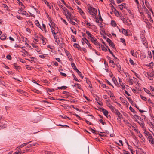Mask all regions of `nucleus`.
Here are the masks:
<instances>
[{
    "label": "nucleus",
    "instance_id": "9b49d317",
    "mask_svg": "<svg viewBox=\"0 0 154 154\" xmlns=\"http://www.w3.org/2000/svg\"><path fill=\"white\" fill-rule=\"evenodd\" d=\"M119 8L121 10H122L123 8H126V4L125 3H123L119 5Z\"/></svg>",
    "mask_w": 154,
    "mask_h": 154
},
{
    "label": "nucleus",
    "instance_id": "f704fd0d",
    "mask_svg": "<svg viewBox=\"0 0 154 154\" xmlns=\"http://www.w3.org/2000/svg\"><path fill=\"white\" fill-rule=\"evenodd\" d=\"M148 57H149V58H152V55L151 52L150 51H148Z\"/></svg>",
    "mask_w": 154,
    "mask_h": 154
},
{
    "label": "nucleus",
    "instance_id": "e2e57ef3",
    "mask_svg": "<svg viewBox=\"0 0 154 154\" xmlns=\"http://www.w3.org/2000/svg\"><path fill=\"white\" fill-rule=\"evenodd\" d=\"M45 152L46 154H52L53 153L50 151H45Z\"/></svg>",
    "mask_w": 154,
    "mask_h": 154
},
{
    "label": "nucleus",
    "instance_id": "0e129e2a",
    "mask_svg": "<svg viewBox=\"0 0 154 154\" xmlns=\"http://www.w3.org/2000/svg\"><path fill=\"white\" fill-rule=\"evenodd\" d=\"M97 103L98 104H99L100 105L102 106L103 103L102 102H101L100 100L97 101Z\"/></svg>",
    "mask_w": 154,
    "mask_h": 154
},
{
    "label": "nucleus",
    "instance_id": "338daca9",
    "mask_svg": "<svg viewBox=\"0 0 154 154\" xmlns=\"http://www.w3.org/2000/svg\"><path fill=\"white\" fill-rule=\"evenodd\" d=\"M128 82L129 83H130L131 85H132L133 84V82H132V79H129L128 80Z\"/></svg>",
    "mask_w": 154,
    "mask_h": 154
},
{
    "label": "nucleus",
    "instance_id": "7c9ffc66",
    "mask_svg": "<svg viewBox=\"0 0 154 154\" xmlns=\"http://www.w3.org/2000/svg\"><path fill=\"white\" fill-rule=\"evenodd\" d=\"M86 32L87 35L89 36L90 38L93 36V35L91 34L88 31H86Z\"/></svg>",
    "mask_w": 154,
    "mask_h": 154
},
{
    "label": "nucleus",
    "instance_id": "e433bc0d",
    "mask_svg": "<svg viewBox=\"0 0 154 154\" xmlns=\"http://www.w3.org/2000/svg\"><path fill=\"white\" fill-rule=\"evenodd\" d=\"M145 4L146 6L147 7V8L149 9V3L148 2L146 1V0H145Z\"/></svg>",
    "mask_w": 154,
    "mask_h": 154
},
{
    "label": "nucleus",
    "instance_id": "ea45409f",
    "mask_svg": "<svg viewBox=\"0 0 154 154\" xmlns=\"http://www.w3.org/2000/svg\"><path fill=\"white\" fill-rule=\"evenodd\" d=\"M125 123L130 128H131V126H132V125H131L130 124L128 121H126L125 122Z\"/></svg>",
    "mask_w": 154,
    "mask_h": 154
},
{
    "label": "nucleus",
    "instance_id": "13d9d810",
    "mask_svg": "<svg viewBox=\"0 0 154 154\" xmlns=\"http://www.w3.org/2000/svg\"><path fill=\"white\" fill-rule=\"evenodd\" d=\"M31 45H32V46L33 47H34L35 48H38V46L37 45H35L34 43H32L31 44Z\"/></svg>",
    "mask_w": 154,
    "mask_h": 154
},
{
    "label": "nucleus",
    "instance_id": "6ab92c4d",
    "mask_svg": "<svg viewBox=\"0 0 154 154\" xmlns=\"http://www.w3.org/2000/svg\"><path fill=\"white\" fill-rule=\"evenodd\" d=\"M51 32L54 37V39H56V38L57 37V36H56V34L58 32V31H57L56 33L55 31H54V30H53V29H52Z\"/></svg>",
    "mask_w": 154,
    "mask_h": 154
},
{
    "label": "nucleus",
    "instance_id": "c85d7f7f",
    "mask_svg": "<svg viewBox=\"0 0 154 154\" xmlns=\"http://www.w3.org/2000/svg\"><path fill=\"white\" fill-rule=\"evenodd\" d=\"M111 24L112 26L113 27H116L117 25L116 22L113 20H112L111 21Z\"/></svg>",
    "mask_w": 154,
    "mask_h": 154
},
{
    "label": "nucleus",
    "instance_id": "5fc2aeb1",
    "mask_svg": "<svg viewBox=\"0 0 154 154\" xmlns=\"http://www.w3.org/2000/svg\"><path fill=\"white\" fill-rule=\"evenodd\" d=\"M131 54L134 57H135V55H136V54H135L134 52V50H132L131 51Z\"/></svg>",
    "mask_w": 154,
    "mask_h": 154
},
{
    "label": "nucleus",
    "instance_id": "4d7b16f0",
    "mask_svg": "<svg viewBox=\"0 0 154 154\" xmlns=\"http://www.w3.org/2000/svg\"><path fill=\"white\" fill-rule=\"evenodd\" d=\"M60 74L62 76H63L66 77L67 76V75L66 74L63 72H60Z\"/></svg>",
    "mask_w": 154,
    "mask_h": 154
},
{
    "label": "nucleus",
    "instance_id": "a18cd8bd",
    "mask_svg": "<svg viewBox=\"0 0 154 154\" xmlns=\"http://www.w3.org/2000/svg\"><path fill=\"white\" fill-rule=\"evenodd\" d=\"M26 68L27 69H29H29H30V70L32 69H33V67H31L30 66H29V65H27L26 66Z\"/></svg>",
    "mask_w": 154,
    "mask_h": 154
},
{
    "label": "nucleus",
    "instance_id": "9d476101",
    "mask_svg": "<svg viewBox=\"0 0 154 154\" xmlns=\"http://www.w3.org/2000/svg\"><path fill=\"white\" fill-rule=\"evenodd\" d=\"M119 82L120 84L122 87V88L125 89V87L124 85V83H122V80L119 77Z\"/></svg>",
    "mask_w": 154,
    "mask_h": 154
},
{
    "label": "nucleus",
    "instance_id": "a19ab883",
    "mask_svg": "<svg viewBox=\"0 0 154 154\" xmlns=\"http://www.w3.org/2000/svg\"><path fill=\"white\" fill-rule=\"evenodd\" d=\"M6 125L5 124H4L3 125H0V130L1 129H2L4 128H6Z\"/></svg>",
    "mask_w": 154,
    "mask_h": 154
},
{
    "label": "nucleus",
    "instance_id": "4468645a",
    "mask_svg": "<svg viewBox=\"0 0 154 154\" xmlns=\"http://www.w3.org/2000/svg\"><path fill=\"white\" fill-rule=\"evenodd\" d=\"M143 44L146 47H148V43L147 42L146 40L145 39H144L142 41Z\"/></svg>",
    "mask_w": 154,
    "mask_h": 154
},
{
    "label": "nucleus",
    "instance_id": "bf43d9fd",
    "mask_svg": "<svg viewBox=\"0 0 154 154\" xmlns=\"http://www.w3.org/2000/svg\"><path fill=\"white\" fill-rule=\"evenodd\" d=\"M6 58L8 60H11V57L10 55H8L6 56Z\"/></svg>",
    "mask_w": 154,
    "mask_h": 154
},
{
    "label": "nucleus",
    "instance_id": "37998d69",
    "mask_svg": "<svg viewBox=\"0 0 154 154\" xmlns=\"http://www.w3.org/2000/svg\"><path fill=\"white\" fill-rule=\"evenodd\" d=\"M73 46L75 47L78 48V50L79 49V47L80 48V47L79 46V45L77 43H74V44Z\"/></svg>",
    "mask_w": 154,
    "mask_h": 154
},
{
    "label": "nucleus",
    "instance_id": "b1692460",
    "mask_svg": "<svg viewBox=\"0 0 154 154\" xmlns=\"http://www.w3.org/2000/svg\"><path fill=\"white\" fill-rule=\"evenodd\" d=\"M62 9L65 12H66L67 14L69 15V13L68 10L64 7L62 6Z\"/></svg>",
    "mask_w": 154,
    "mask_h": 154
},
{
    "label": "nucleus",
    "instance_id": "f03ea898",
    "mask_svg": "<svg viewBox=\"0 0 154 154\" xmlns=\"http://www.w3.org/2000/svg\"><path fill=\"white\" fill-rule=\"evenodd\" d=\"M100 109V110L103 112V114L105 115L107 118H111V116L110 115H108V111L104 109L103 108H99Z\"/></svg>",
    "mask_w": 154,
    "mask_h": 154
},
{
    "label": "nucleus",
    "instance_id": "412c9836",
    "mask_svg": "<svg viewBox=\"0 0 154 154\" xmlns=\"http://www.w3.org/2000/svg\"><path fill=\"white\" fill-rule=\"evenodd\" d=\"M63 94H66L68 97H71V96L70 95V93L67 91H63Z\"/></svg>",
    "mask_w": 154,
    "mask_h": 154
},
{
    "label": "nucleus",
    "instance_id": "f8f14e48",
    "mask_svg": "<svg viewBox=\"0 0 154 154\" xmlns=\"http://www.w3.org/2000/svg\"><path fill=\"white\" fill-rule=\"evenodd\" d=\"M31 141H29V142H27L26 143H24L21 145L20 146L18 147H17V149H19L20 148H22L23 147H24V146H26V145H27L29 143H30L31 142Z\"/></svg>",
    "mask_w": 154,
    "mask_h": 154
},
{
    "label": "nucleus",
    "instance_id": "69168bd1",
    "mask_svg": "<svg viewBox=\"0 0 154 154\" xmlns=\"http://www.w3.org/2000/svg\"><path fill=\"white\" fill-rule=\"evenodd\" d=\"M37 49L36 50L37 51L38 53L39 54H42V52L41 51V50L40 49Z\"/></svg>",
    "mask_w": 154,
    "mask_h": 154
},
{
    "label": "nucleus",
    "instance_id": "aec40b11",
    "mask_svg": "<svg viewBox=\"0 0 154 154\" xmlns=\"http://www.w3.org/2000/svg\"><path fill=\"white\" fill-rule=\"evenodd\" d=\"M62 2L63 3V4L66 6L68 8L71 9L72 10V8L70 6H68L67 4H66L65 2L64 1V0H62Z\"/></svg>",
    "mask_w": 154,
    "mask_h": 154
},
{
    "label": "nucleus",
    "instance_id": "a878e982",
    "mask_svg": "<svg viewBox=\"0 0 154 154\" xmlns=\"http://www.w3.org/2000/svg\"><path fill=\"white\" fill-rule=\"evenodd\" d=\"M144 91H145V92H146L147 93L150 94V95H151L153 96V95L151 93H150V91H149L147 89L145 88H144Z\"/></svg>",
    "mask_w": 154,
    "mask_h": 154
},
{
    "label": "nucleus",
    "instance_id": "774afa93",
    "mask_svg": "<svg viewBox=\"0 0 154 154\" xmlns=\"http://www.w3.org/2000/svg\"><path fill=\"white\" fill-rule=\"evenodd\" d=\"M61 20L63 21L65 24L67 25L68 23L64 19H63L62 18H61Z\"/></svg>",
    "mask_w": 154,
    "mask_h": 154
},
{
    "label": "nucleus",
    "instance_id": "680f3d73",
    "mask_svg": "<svg viewBox=\"0 0 154 154\" xmlns=\"http://www.w3.org/2000/svg\"><path fill=\"white\" fill-rule=\"evenodd\" d=\"M73 77L74 78V80H75L76 81L79 82V81L77 78H76V76L73 74H72Z\"/></svg>",
    "mask_w": 154,
    "mask_h": 154
},
{
    "label": "nucleus",
    "instance_id": "bb28decb",
    "mask_svg": "<svg viewBox=\"0 0 154 154\" xmlns=\"http://www.w3.org/2000/svg\"><path fill=\"white\" fill-rule=\"evenodd\" d=\"M130 103L133 105L134 106L138 109H139V107L137 106L136 103H134V101H131L130 102Z\"/></svg>",
    "mask_w": 154,
    "mask_h": 154
},
{
    "label": "nucleus",
    "instance_id": "8fccbe9b",
    "mask_svg": "<svg viewBox=\"0 0 154 154\" xmlns=\"http://www.w3.org/2000/svg\"><path fill=\"white\" fill-rule=\"evenodd\" d=\"M127 144L128 145V149L131 151V152L132 153V152L133 151V150L132 149H131V146L130 145H129L128 144V143H127Z\"/></svg>",
    "mask_w": 154,
    "mask_h": 154
},
{
    "label": "nucleus",
    "instance_id": "2f4dec72",
    "mask_svg": "<svg viewBox=\"0 0 154 154\" xmlns=\"http://www.w3.org/2000/svg\"><path fill=\"white\" fill-rule=\"evenodd\" d=\"M94 44L95 45L97 48H100V45L99 43L97 41L96 42H95L94 43Z\"/></svg>",
    "mask_w": 154,
    "mask_h": 154
},
{
    "label": "nucleus",
    "instance_id": "393cba45",
    "mask_svg": "<svg viewBox=\"0 0 154 154\" xmlns=\"http://www.w3.org/2000/svg\"><path fill=\"white\" fill-rule=\"evenodd\" d=\"M76 71L79 76H80L82 79L83 78V76L82 75L80 71H79L78 69Z\"/></svg>",
    "mask_w": 154,
    "mask_h": 154
},
{
    "label": "nucleus",
    "instance_id": "473e14b6",
    "mask_svg": "<svg viewBox=\"0 0 154 154\" xmlns=\"http://www.w3.org/2000/svg\"><path fill=\"white\" fill-rule=\"evenodd\" d=\"M108 51L110 53L112 54V56L114 57L115 60L117 59L116 57L113 54L112 52L111 51L109 48H108Z\"/></svg>",
    "mask_w": 154,
    "mask_h": 154
},
{
    "label": "nucleus",
    "instance_id": "5701e85b",
    "mask_svg": "<svg viewBox=\"0 0 154 154\" xmlns=\"http://www.w3.org/2000/svg\"><path fill=\"white\" fill-rule=\"evenodd\" d=\"M6 38V34H3L0 37V39L2 40H4Z\"/></svg>",
    "mask_w": 154,
    "mask_h": 154
},
{
    "label": "nucleus",
    "instance_id": "39448f33",
    "mask_svg": "<svg viewBox=\"0 0 154 154\" xmlns=\"http://www.w3.org/2000/svg\"><path fill=\"white\" fill-rule=\"evenodd\" d=\"M148 139L149 142L151 143V144H154V139L152 135L151 134H149Z\"/></svg>",
    "mask_w": 154,
    "mask_h": 154
},
{
    "label": "nucleus",
    "instance_id": "6e6d98bb",
    "mask_svg": "<svg viewBox=\"0 0 154 154\" xmlns=\"http://www.w3.org/2000/svg\"><path fill=\"white\" fill-rule=\"evenodd\" d=\"M101 86L104 88H108V86H106V85L105 84H103L101 85Z\"/></svg>",
    "mask_w": 154,
    "mask_h": 154
},
{
    "label": "nucleus",
    "instance_id": "864d4df0",
    "mask_svg": "<svg viewBox=\"0 0 154 154\" xmlns=\"http://www.w3.org/2000/svg\"><path fill=\"white\" fill-rule=\"evenodd\" d=\"M65 51L67 56H68V57H69V56L70 55L69 52L66 50Z\"/></svg>",
    "mask_w": 154,
    "mask_h": 154
},
{
    "label": "nucleus",
    "instance_id": "09e8293b",
    "mask_svg": "<svg viewBox=\"0 0 154 154\" xmlns=\"http://www.w3.org/2000/svg\"><path fill=\"white\" fill-rule=\"evenodd\" d=\"M113 7L115 11H116V12H115L116 15L118 16V15L117 14L118 16H119V13L118 11L113 6Z\"/></svg>",
    "mask_w": 154,
    "mask_h": 154
},
{
    "label": "nucleus",
    "instance_id": "72a5a7b5",
    "mask_svg": "<svg viewBox=\"0 0 154 154\" xmlns=\"http://www.w3.org/2000/svg\"><path fill=\"white\" fill-rule=\"evenodd\" d=\"M71 30V31L74 34H76V29L73 28V29L72 28H70Z\"/></svg>",
    "mask_w": 154,
    "mask_h": 154
},
{
    "label": "nucleus",
    "instance_id": "de8ad7c7",
    "mask_svg": "<svg viewBox=\"0 0 154 154\" xmlns=\"http://www.w3.org/2000/svg\"><path fill=\"white\" fill-rule=\"evenodd\" d=\"M129 109L133 113H136L135 111L134 110L133 108L132 107H131V106H130L129 107Z\"/></svg>",
    "mask_w": 154,
    "mask_h": 154
},
{
    "label": "nucleus",
    "instance_id": "a211bd4d",
    "mask_svg": "<svg viewBox=\"0 0 154 154\" xmlns=\"http://www.w3.org/2000/svg\"><path fill=\"white\" fill-rule=\"evenodd\" d=\"M14 68L16 69L17 70H19L20 68V67L19 66H17V64L15 63H14Z\"/></svg>",
    "mask_w": 154,
    "mask_h": 154
},
{
    "label": "nucleus",
    "instance_id": "c9c22d12",
    "mask_svg": "<svg viewBox=\"0 0 154 154\" xmlns=\"http://www.w3.org/2000/svg\"><path fill=\"white\" fill-rule=\"evenodd\" d=\"M112 80L114 83V84L116 85H117V80L116 79L115 77H113L112 78Z\"/></svg>",
    "mask_w": 154,
    "mask_h": 154
},
{
    "label": "nucleus",
    "instance_id": "0eeeda50",
    "mask_svg": "<svg viewBox=\"0 0 154 154\" xmlns=\"http://www.w3.org/2000/svg\"><path fill=\"white\" fill-rule=\"evenodd\" d=\"M65 15L66 16V17L68 19V21H69L70 22H71V21L73 19L72 18L71 14H69V16H67V14L66 13L65 14Z\"/></svg>",
    "mask_w": 154,
    "mask_h": 154
},
{
    "label": "nucleus",
    "instance_id": "4c0bfd02",
    "mask_svg": "<svg viewBox=\"0 0 154 154\" xmlns=\"http://www.w3.org/2000/svg\"><path fill=\"white\" fill-rule=\"evenodd\" d=\"M122 103L123 104H124L125 105H126V106L127 107H128V106L129 103H128L127 101L125 100H124V101H123Z\"/></svg>",
    "mask_w": 154,
    "mask_h": 154
},
{
    "label": "nucleus",
    "instance_id": "c756f323",
    "mask_svg": "<svg viewBox=\"0 0 154 154\" xmlns=\"http://www.w3.org/2000/svg\"><path fill=\"white\" fill-rule=\"evenodd\" d=\"M91 41L94 44L95 42H96L97 41V40L95 38H94L93 36L91 38Z\"/></svg>",
    "mask_w": 154,
    "mask_h": 154
},
{
    "label": "nucleus",
    "instance_id": "7ed1b4c3",
    "mask_svg": "<svg viewBox=\"0 0 154 154\" xmlns=\"http://www.w3.org/2000/svg\"><path fill=\"white\" fill-rule=\"evenodd\" d=\"M115 113L117 116L118 117V118H117V119L118 121V122L119 123L121 122V120L123 119V116L121 114L118 110Z\"/></svg>",
    "mask_w": 154,
    "mask_h": 154
},
{
    "label": "nucleus",
    "instance_id": "20e7f679",
    "mask_svg": "<svg viewBox=\"0 0 154 154\" xmlns=\"http://www.w3.org/2000/svg\"><path fill=\"white\" fill-rule=\"evenodd\" d=\"M106 41L109 44L110 46H111L112 48L116 49V47L114 43L109 38H107Z\"/></svg>",
    "mask_w": 154,
    "mask_h": 154
},
{
    "label": "nucleus",
    "instance_id": "4be33fe9",
    "mask_svg": "<svg viewBox=\"0 0 154 154\" xmlns=\"http://www.w3.org/2000/svg\"><path fill=\"white\" fill-rule=\"evenodd\" d=\"M71 66L73 68V69L75 71L77 70V68L75 64L74 63H71Z\"/></svg>",
    "mask_w": 154,
    "mask_h": 154
},
{
    "label": "nucleus",
    "instance_id": "49530a36",
    "mask_svg": "<svg viewBox=\"0 0 154 154\" xmlns=\"http://www.w3.org/2000/svg\"><path fill=\"white\" fill-rule=\"evenodd\" d=\"M120 40H121V41L123 43L124 45H126V43L125 42V39L124 38H121Z\"/></svg>",
    "mask_w": 154,
    "mask_h": 154
},
{
    "label": "nucleus",
    "instance_id": "423d86ee",
    "mask_svg": "<svg viewBox=\"0 0 154 154\" xmlns=\"http://www.w3.org/2000/svg\"><path fill=\"white\" fill-rule=\"evenodd\" d=\"M18 13L21 14H22V15H26L27 16L26 14V11H24L23 9H19L18 11Z\"/></svg>",
    "mask_w": 154,
    "mask_h": 154
},
{
    "label": "nucleus",
    "instance_id": "79ce46f5",
    "mask_svg": "<svg viewBox=\"0 0 154 154\" xmlns=\"http://www.w3.org/2000/svg\"><path fill=\"white\" fill-rule=\"evenodd\" d=\"M101 47L102 48V49L103 51H107V49L103 45H101Z\"/></svg>",
    "mask_w": 154,
    "mask_h": 154
},
{
    "label": "nucleus",
    "instance_id": "58836bf2",
    "mask_svg": "<svg viewBox=\"0 0 154 154\" xmlns=\"http://www.w3.org/2000/svg\"><path fill=\"white\" fill-rule=\"evenodd\" d=\"M129 62L132 65H136V63H135L133 60L131 59V58H130L129 60Z\"/></svg>",
    "mask_w": 154,
    "mask_h": 154
},
{
    "label": "nucleus",
    "instance_id": "1a4fd4ad",
    "mask_svg": "<svg viewBox=\"0 0 154 154\" xmlns=\"http://www.w3.org/2000/svg\"><path fill=\"white\" fill-rule=\"evenodd\" d=\"M109 107L110 108L112 111L115 113L118 110V109H116L112 105H111L110 106H109Z\"/></svg>",
    "mask_w": 154,
    "mask_h": 154
},
{
    "label": "nucleus",
    "instance_id": "c03bdc74",
    "mask_svg": "<svg viewBox=\"0 0 154 154\" xmlns=\"http://www.w3.org/2000/svg\"><path fill=\"white\" fill-rule=\"evenodd\" d=\"M59 116H61L62 118H64V119H70V118H69V117L67 116H65V115H60Z\"/></svg>",
    "mask_w": 154,
    "mask_h": 154
},
{
    "label": "nucleus",
    "instance_id": "6e6552de",
    "mask_svg": "<svg viewBox=\"0 0 154 154\" xmlns=\"http://www.w3.org/2000/svg\"><path fill=\"white\" fill-rule=\"evenodd\" d=\"M120 32H122V33L124 34L126 36H127L128 34L127 33V31L123 28H122L121 29H119Z\"/></svg>",
    "mask_w": 154,
    "mask_h": 154
},
{
    "label": "nucleus",
    "instance_id": "cd10ccee",
    "mask_svg": "<svg viewBox=\"0 0 154 154\" xmlns=\"http://www.w3.org/2000/svg\"><path fill=\"white\" fill-rule=\"evenodd\" d=\"M67 88V87L66 86H63L61 87H58V88H57L56 89H66Z\"/></svg>",
    "mask_w": 154,
    "mask_h": 154
},
{
    "label": "nucleus",
    "instance_id": "f257e3e1",
    "mask_svg": "<svg viewBox=\"0 0 154 154\" xmlns=\"http://www.w3.org/2000/svg\"><path fill=\"white\" fill-rule=\"evenodd\" d=\"M88 9L89 11V12L91 14L93 15V14H94V16L95 17L96 16V14L97 13V11L95 8L91 6H89L88 7Z\"/></svg>",
    "mask_w": 154,
    "mask_h": 154
},
{
    "label": "nucleus",
    "instance_id": "603ef678",
    "mask_svg": "<svg viewBox=\"0 0 154 154\" xmlns=\"http://www.w3.org/2000/svg\"><path fill=\"white\" fill-rule=\"evenodd\" d=\"M99 121L100 122V123H101L103 125H104L105 124H106V122H103L102 119H100Z\"/></svg>",
    "mask_w": 154,
    "mask_h": 154
},
{
    "label": "nucleus",
    "instance_id": "f3484780",
    "mask_svg": "<svg viewBox=\"0 0 154 154\" xmlns=\"http://www.w3.org/2000/svg\"><path fill=\"white\" fill-rule=\"evenodd\" d=\"M122 20L124 23L126 24L127 25H128L129 24V23L128 21H127V20L125 18H124L123 17Z\"/></svg>",
    "mask_w": 154,
    "mask_h": 154
},
{
    "label": "nucleus",
    "instance_id": "3c124183",
    "mask_svg": "<svg viewBox=\"0 0 154 154\" xmlns=\"http://www.w3.org/2000/svg\"><path fill=\"white\" fill-rule=\"evenodd\" d=\"M71 38H72V41L73 42H75L76 41V39L74 37V36L73 35H72L71 36Z\"/></svg>",
    "mask_w": 154,
    "mask_h": 154
},
{
    "label": "nucleus",
    "instance_id": "dca6fc26",
    "mask_svg": "<svg viewBox=\"0 0 154 154\" xmlns=\"http://www.w3.org/2000/svg\"><path fill=\"white\" fill-rule=\"evenodd\" d=\"M35 23L37 27H39L42 29L41 28V26L39 24L38 21V20H36L35 21Z\"/></svg>",
    "mask_w": 154,
    "mask_h": 154
},
{
    "label": "nucleus",
    "instance_id": "2eb2a0df",
    "mask_svg": "<svg viewBox=\"0 0 154 154\" xmlns=\"http://www.w3.org/2000/svg\"><path fill=\"white\" fill-rule=\"evenodd\" d=\"M17 91H18V92L22 94L25 95V94L26 93V92H25L23 90L20 89L17 90Z\"/></svg>",
    "mask_w": 154,
    "mask_h": 154
},
{
    "label": "nucleus",
    "instance_id": "ddd939ff",
    "mask_svg": "<svg viewBox=\"0 0 154 154\" xmlns=\"http://www.w3.org/2000/svg\"><path fill=\"white\" fill-rule=\"evenodd\" d=\"M86 82L89 85V87L91 88L92 87V84H91L90 81L88 78H86Z\"/></svg>",
    "mask_w": 154,
    "mask_h": 154
},
{
    "label": "nucleus",
    "instance_id": "052dcab7",
    "mask_svg": "<svg viewBox=\"0 0 154 154\" xmlns=\"http://www.w3.org/2000/svg\"><path fill=\"white\" fill-rule=\"evenodd\" d=\"M76 86L79 89H81V86L80 85V84L77 83V84H76Z\"/></svg>",
    "mask_w": 154,
    "mask_h": 154
}]
</instances>
